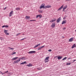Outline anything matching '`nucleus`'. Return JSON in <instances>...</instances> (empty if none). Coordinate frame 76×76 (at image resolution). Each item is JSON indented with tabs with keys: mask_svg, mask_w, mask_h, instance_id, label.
I'll return each mask as SVG.
<instances>
[{
	"mask_svg": "<svg viewBox=\"0 0 76 76\" xmlns=\"http://www.w3.org/2000/svg\"><path fill=\"white\" fill-rule=\"evenodd\" d=\"M69 42H72L73 41V38L69 39Z\"/></svg>",
	"mask_w": 76,
	"mask_h": 76,
	"instance_id": "nucleus-19",
	"label": "nucleus"
},
{
	"mask_svg": "<svg viewBox=\"0 0 76 76\" xmlns=\"http://www.w3.org/2000/svg\"><path fill=\"white\" fill-rule=\"evenodd\" d=\"M76 61V60H74L73 62H74V61Z\"/></svg>",
	"mask_w": 76,
	"mask_h": 76,
	"instance_id": "nucleus-48",
	"label": "nucleus"
},
{
	"mask_svg": "<svg viewBox=\"0 0 76 76\" xmlns=\"http://www.w3.org/2000/svg\"><path fill=\"white\" fill-rule=\"evenodd\" d=\"M0 72H1V73L2 74H3V73H2V72L0 71Z\"/></svg>",
	"mask_w": 76,
	"mask_h": 76,
	"instance_id": "nucleus-49",
	"label": "nucleus"
},
{
	"mask_svg": "<svg viewBox=\"0 0 76 76\" xmlns=\"http://www.w3.org/2000/svg\"><path fill=\"white\" fill-rule=\"evenodd\" d=\"M71 63H68L66 64V65H70Z\"/></svg>",
	"mask_w": 76,
	"mask_h": 76,
	"instance_id": "nucleus-28",
	"label": "nucleus"
},
{
	"mask_svg": "<svg viewBox=\"0 0 76 76\" xmlns=\"http://www.w3.org/2000/svg\"><path fill=\"white\" fill-rule=\"evenodd\" d=\"M55 25H56L55 24V23H52V24L51 26V27L53 28H55Z\"/></svg>",
	"mask_w": 76,
	"mask_h": 76,
	"instance_id": "nucleus-5",
	"label": "nucleus"
},
{
	"mask_svg": "<svg viewBox=\"0 0 76 76\" xmlns=\"http://www.w3.org/2000/svg\"><path fill=\"white\" fill-rule=\"evenodd\" d=\"M37 69H38V70H41V69L39 68H37Z\"/></svg>",
	"mask_w": 76,
	"mask_h": 76,
	"instance_id": "nucleus-44",
	"label": "nucleus"
},
{
	"mask_svg": "<svg viewBox=\"0 0 76 76\" xmlns=\"http://www.w3.org/2000/svg\"><path fill=\"white\" fill-rule=\"evenodd\" d=\"M44 47H45V45L42 46L40 47H41V48L42 49V48H44Z\"/></svg>",
	"mask_w": 76,
	"mask_h": 76,
	"instance_id": "nucleus-34",
	"label": "nucleus"
},
{
	"mask_svg": "<svg viewBox=\"0 0 76 76\" xmlns=\"http://www.w3.org/2000/svg\"><path fill=\"white\" fill-rule=\"evenodd\" d=\"M22 35H25V34H22Z\"/></svg>",
	"mask_w": 76,
	"mask_h": 76,
	"instance_id": "nucleus-50",
	"label": "nucleus"
},
{
	"mask_svg": "<svg viewBox=\"0 0 76 76\" xmlns=\"http://www.w3.org/2000/svg\"><path fill=\"white\" fill-rule=\"evenodd\" d=\"M7 72H8V71H7L6 72H5V73L2 74V75H3V74H4L5 73H7Z\"/></svg>",
	"mask_w": 76,
	"mask_h": 76,
	"instance_id": "nucleus-36",
	"label": "nucleus"
},
{
	"mask_svg": "<svg viewBox=\"0 0 76 76\" xmlns=\"http://www.w3.org/2000/svg\"><path fill=\"white\" fill-rule=\"evenodd\" d=\"M2 28H5V25L3 26H2Z\"/></svg>",
	"mask_w": 76,
	"mask_h": 76,
	"instance_id": "nucleus-42",
	"label": "nucleus"
},
{
	"mask_svg": "<svg viewBox=\"0 0 76 76\" xmlns=\"http://www.w3.org/2000/svg\"><path fill=\"white\" fill-rule=\"evenodd\" d=\"M5 34L6 35H9V33H6Z\"/></svg>",
	"mask_w": 76,
	"mask_h": 76,
	"instance_id": "nucleus-35",
	"label": "nucleus"
},
{
	"mask_svg": "<svg viewBox=\"0 0 76 76\" xmlns=\"http://www.w3.org/2000/svg\"><path fill=\"white\" fill-rule=\"evenodd\" d=\"M0 39H1V40H3V38H2V37H1L0 38Z\"/></svg>",
	"mask_w": 76,
	"mask_h": 76,
	"instance_id": "nucleus-39",
	"label": "nucleus"
},
{
	"mask_svg": "<svg viewBox=\"0 0 76 76\" xmlns=\"http://www.w3.org/2000/svg\"><path fill=\"white\" fill-rule=\"evenodd\" d=\"M8 48L10 49V50H14V48H10V47H8Z\"/></svg>",
	"mask_w": 76,
	"mask_h": 76,
	"instance_id": "nucleus-27",
	"label": "nucleus"
},
{
	"mask_svg": "<svg viewBox=\"0 0 76 76\" xmlns=\"http://www.w3.org/2000/svg\"><path fill=\"white\" fill-rule=\"evenodd\" d=\"M7 31H8V30H4V32L5 33V34L6 33H7Z\"/></svg>",
	"mask_w": 76,
	"mask_h": 76,
	"instance_id": "nucleus-26",
	"label": "nucleus"
},
{
	"mask_svg": "<svg viewBox=\"0 0 76 76\" xmlns=\"http://www.w3.org/2000/svg\"><path fill=\"white\" fill-rule=\"evenodd\" d=\"M64 23H66V20H63L61 23L62 25H63V24H64Z\"/></svg>",
	"mask_w": 76,
	"mask_h": 76,
	"instance_id": "nucleus-9",
	"label": "nucleus"
},
{
	"mask_svg": "<svg viewBox=\"0 0 76 76\" xmlns=\"http://www.w3.org/2000/svg\"><path fill=\"white\" fill-rule=\"evenodd\" d=\"M5 28H9L8 25H5Z\"/></svg>",
	"mask_w": 76,
	"mask_h": 76,
	"instance_id": "nucleus-31",
	"label": "nucleus"
},
{
	"mask_svg": "<svg viewBox=\"0 0 76 76\" xmlns=\"http://www.w3.org/2000/svg\"><path fill=\"white\" fill-rule=\"evenodd\" d=\"M58 0V1H59L61 0Z\"/></svg>",
	"mask_w": 76,
	"mask_h": 76,
	"instance_id": "nucleus-51",
	"label": "nucleus"
},
{
	"mask_svg": "<svg viewBox=\"0 0 76 76\" xmlns=\"http://www.w3.org/2000/svg\"><path fill=\"white\" fill-rule=\"evenodd\" d=\"M41 47H39L38 49V50H41Z\"/></svg>",
	"mask_w": 76,
	"mask_h": 76,
	"instance_id": "nucleus-29",
	"label": "nucleus"
},
{
	"mask_svg": "<svg viewBox=\"0 0 76 76\" xmlns=\"http://www.w3.org/2000/svg\"><path fill=\"white\" fill-rule=\"evenodd\" d=\"M51 49H49V50H48V51H50V52H51Z\"/></svg>",
	"mask_w": 76,
	"mask_h": 76,
	"instance_id": "nucleus-40",
	"label": "nucleus"
},
{
	"mask_svg": "<svg viewBox=\"0 0 76 76\" xmlns=\"http://www.w3.org/2000/svg\"><path fill=\"white\" fill-rule=\"evenodd\" d=\"M18 58V57H16L13 58L12 59V60L13 61H15V60H17Z\"/></svg>",
	"mask_w": 76,
	"mask_h": 76,
	"instance_id": "nucleus-8",
	"label": "nucleus"
},
{
	"mask_svg": "<svg viewBox=\"0 0 76 76\" xmlns=\"http://www.w3.org/2000/svg\"><path fill=\"white\" fill-rule=\"evenodd\" d=\"M38 12H39V13H42V10H38Z\"/></svg>",
	"mask_w": 76,
	"mask_h": 76,
	"instance_id": "nucleus-23",
	"label": "nucleus"
},
{
	"mask_svg": "<svg viewBox=\"0 0 76 76\" xmlns=\"http://www.w3.org/2000/svg\"><path fill=\"white\" fill-rule=\"evenodd\" d=\"M63 29L64 30L66 29V28H64Z\"/></svg>",
	"mask_w": 76,
	"mask_h": 76,
	"instance_id": "nucleus-45",
	"label": "nucleus"
},
{
	"mask_svg": "<svg viewBox=\"0 0 76 76\" xmlns=\"http://www.w3.org/2000/svg\"><path fill=\"white\" fill-rule=\"evenodd\" d=\"M16 52H13L12 53V55H14L15 54H16Z\"/></svg>",
	"mask_w": 76,
	"mask_h": 76,
	"instance_id": "nucleus-33",
	"label": "nucleus"
},
{
	"mask_svg": "<svg viewBox=\"0 0 76 76\" xmlns=\"http://www.w3.org/2000/svg\"><path fill=\"white\" fill-rule=\"evenodd\" d=\"M46 8H51V6L47 5V6H45Z\"/></svg>",
	"mask_w": 76,
	"mask_h": 76,
	"instance_id": "nucleus-18",
	"label": "nucleus"
},
{
	"mask_svg": "<svg viewBox=\"0 0 76 76\" xmlns=\"http://www.w3.org/2000/svg\"><path fill=\"white\" fill-rule=\"evenodd\" d=\"M28 54H34V53H36V51H29L28 52Z\"/></svg>",
	"mask_w": 76,
	"mask_h": 76,
	"instance_id": "nucleus-3",
	"label": "nucleus"
},
{
	"mask_svg": "<svg viewBox=\"0 0 76 76\" xmlns=\"http://www.w3.org/2000/svg\"><path fill=\"white\" fill-rule=\"evenodd\" d=\"M49 58H50V57L49 56H48L45 58V63H47V62H48V61H49L48 60H49Z\"/></svg>",
	"mask_w": 76,
	"mask_h": 76,
	"instance_id": "nucleus-1",
	"label": "nucleus"
},
{
	"mask_svg": "<svg viewBox=\"0 0 76 76\" xmlns=\"http://www.w3.org/2000/svg\"><path fill=\"white\" fill-rule=\"evenodd\" d=\"M66 1H70L71 0H65Z\"/></svg>",
	"mask_w": 76,
	"mask_h": 76,
	"instance_id": "nucleus-41",
	"label": "nucleus"
},
{
	"mask_svg": "<svg viewBox=\"0 0 76 76\" xmlns=\"http://www.w3.org/2000/svg\"><path fill=\"white\" fill-rule=\"evenodd\" d=\"M62 38H64V37L63 36H62Z\"/></svg>",
	"mask_w": 76,
	"mask_h": 76,
	"instance_id": "nucleus-47",
	"label": "nucleus"
},
{
	"mask_svg": "<svg viewBox=\"0 0 76 76\" xmlns=\"http://www.w3.org/2000/svg\"><path fill=\"white\" fill-rule=\"evenodd\" d=\"M62 57V56H59L58 57V60H60V59H61Z\"/></svg>",
	"mask_w": 76,
	"mask_h": 76,
	"instance_id": "nucleus-21",
	"label": "nucleus"
},
{
	"mask_svg": "<svg viewBox=\"0 0 76 76\" xmlns=\"http://www.w3.org/2000/svg\"><path fill=\"white\" fill-rule=\"evenodd\" d=\"M20 8L19 7H17L16 8V10H20Z\"/></svg>",
	"mask_w": 76,
	"mask_h": 76,
	"instance_id": "nucleus-24",
	"label": "nucleus"
},
{
	"mask_svg": "<svg viewBox=\"0 0 76 76\" xmlns=\"http://www.w3.org/2000/svg\"><path fill=\"white\" fill-rule=\"evenodd\" d=\"M40 46V44H39L38 45H36L34 47V48H37V47H38L39 46Z\"/></svg>",
	"mask_w": 76,
	"mask_h": 76,
	"instance_id": "nucleus-11",
	"label": "nucleus"
},
{
	"mask_svg": "<svg viewBox=\"0 0 76 76\" xmlns=\"http://www.w3.org/2000/svg\"><path fill=\"white\" fill-rule=\"evenodd\" d=\"M76 47V45L75 44H74L72 47V48H74Z\"/></svg>",
	"mask_w": 76,
	"mask_h": 76,
	"instance_id": "nucleus-15",
	"label": "nucleus"
},
{
	"mask_svg": "<svg viewBox=\"0 0 76 76\" xmlns=\"http://www.w3.org/2000/svg\"><path fill=\"white\" fill-rule=\"evenodd\" d=\"M13 14V11H11L9 14V17H10L12 16V15Z\"/></svg>",
	"mask_w": 76,
	"mask_h": 76,
	"instance_id": "nucleus-4",
	"label": "nucleus"
},
{
	"mask_svg": "<svg viewBox=\"0 0 76 76\" xmlns=\"http://www.w3.org/2000/svg\"><path fill=\"white\" fill-rule=\"evenodd\" d=\"M6 7H5V8L4 9V10H6Z\"/></svg>",
	"mask_w": 76,
	"mask_h": 76,
	"instance_id": "nucleus-43",
	"label": "nucleus"
},
{
	"mask_svg": "<svg viewBox=\"0 0 76 76\" xmlns=\"http://www.w3.org/2000/svg\"><path fill=\"white\" fill-rule=\"evenodd\" d=\"M21 60H26V58H25V57H22Z\"/></svg>",
	"mask_w": 76,
	"mask_h": 76,
	"instance_id": "nucleus-16",
	"label": "nucleus"
},
{
	"mask_svg": "<svg viewBox=\"0 0 76 76\" xmlns=\"http://www.w3.org/2000/svg\"><path fill=\"white\" fill-rule=\"evenodd\" d=\"M63 6H64V5H62L60 8H59L58 9V10H61V9H62L63 7Z\"/></svg>",
	"mask_w": 76,
	"mask_h": 76,
	"instance_id": "nucleus-13",
	"label": "nucleus"
},
{
	"mask_svg": "<svg viewBox=\"0 0 76 76\" xmlns=\"http://www.w3.org/2000/svg\"><path fill=\"white\" fill-rule=\"evenodd\" d=\"M26 66H28V67H31V66H32V64H29L26 65Z\"/></svg>",
	"mask_w": 76,
	"mask_h": 76,
	"instance_id": "nucleus-12",
	"label": "nucleus"
},
{
	"mask_svg": "<svg viewBox=\"0 0 76 76\" xmlns=\"http://www.w3.org/2000/svg\"><path fill=\"white\" fill-rule=\"evenodd\" d=\"M23 39H21V41H22V40H23Z\"/></svg>",
	"mask_w": 76,
	"mask_h": 76,
	"instance_id": "nucleus-46",
	"label": "nucleus"
},
{
	"mask_svg": "<svg viewBox=\"0 0 76 76\" xmlns=\"http://www.w3.org/2000/svg\"><path fill=\"white\" fill-rule=\"evenodd\" d=\"M25 18L26 19H29L30 18V16H27L25 17Z\"/></svg>",
	"mask_w": 76,
	"mask_h": 76,
	"instance_id": "nucleus-14",
	"label": "nucleus"
},
{
	"mask_svg": "<svg viewBox=\"0 0 76 76\" xmlns=\"http://www.w3.org/2000/svg\"><path fill=\"white\" fill-rule=\"evenodd\" d=\"M66 58H67V57H65L62 59V60H66Z\"/></svg>",
	"mask_w": 76,
	"mask_h": 76,
	"instance_id": "nucleus-30",
	"label": "nucleus"
},
{
	"mask_svg": "<svg viewBox=\"0 0 76 76\" xmlns=\"http://www.w3.org/2000/svg\"><path fill=\"white\" fill-rule=\"evenodd\" d=\"M39 17L40 18H41L42 17V15H38L36 16V18H38Z\"/></svg>",
	"mask_w": 76,
	"mask_h": 76,
	"instance_id": "nucleus-6",
	"label": "nucleus"
},
{
	"mask_svg": "<svg viewBox=\"0 0 76 76\" xmlns=\"http://www.w3.org/2000/svg\"><path fill=\"white\" fill-rule=\"evenodd\" d=\"M60 20H61V17H60L59 18L56 20V22L57 23H59L60 21Z\"/></svg>",
	"mask_w": 76,
	"mask_h": 76,
	"instance_id": "nucleus-7",
	"label": "nucleus"
},
{
	"mask_svg": "<svg viewBox=\"0 0 76 76\" xmlns=\"http://www.w3.org/2000/svg\"><path fill=\"white\" fill-rule=\"evenodd\" d=\"M35 20H30V22H31V21H35Z\"/></svg>",
	"mask_w": 76,
	"mask_h": 76,
	"instance_id": "nucleus-37",
	"label": "nucleus"
},
{
	"mask_svg": "<svg viewBox=\"0 0 76 76\" xmlns=\"http://www.w3.org/2000/svg\"><path fill=\"white\" fill-rule=\"evenodd\" d=\"M56 20L55 19H53V20H50V22H54L55 21H56Z\"/></svg>",
	"mask_w": 76,
	"mask_h": 76,
	"instance_id": "nucleus-10",
	"label": "nucleus"
},
{
	"mask_svg": "<svg viewBox=\"0 0 76 76\" xmlns=\"http://www.w3.org/2000/svg\"><path fill=\"white\" fill-rule=\"evenodd\" d=\"M18 63V62L17 61V60H16L14 61V62L13 63V64H15V63Z\"/></svg>",
	"mask_w": 76,
	"mask_h": 76,
	"instance_id": "nucleus-22",
	"label": "nucleus"
},
{
	"mask_svg": "<svg viewBox=\"0 0 76 76\" xmlns=\"http://www.w3.org/2000/svg\"><path fill=\"white\" fill-rule=\"evenodd\" d=\"M20 33H18V34H17V36H18V35H20Z\"/></svg>",
	"mask_w": 76,
	"mask_h": 76,
	"instance_id": "nucleus-38",
	"label": "nucleus"
},
{
	"mask_svg": "<svg viewBox=\"0 0 76 76\" xmlns=\"http://www.w3.org/2000/svg\"><path fill=\"white\" fill-rule=\"evenodd\" d=\"M66 7H67V5H66L65 6H64V7L63 8V11H64L66 9Z\"/></svg>",
	"mask_w": 76,
	"mask_h": 76,
	"instance_id": "nucleus-17",
	"label": "nucleus"
},
{
	"mask_svg": "<svg viewBox=\"0 0 76 76\" xmlns=\"http://www.w3.org/2000/svg\"><path fill=\"white\" fill-rule=\"evenodd\" d=\"M20 59H21V58H19V59H18L17 61L18 62H19V61H20Z\"/></svg>",
	"mask_w": 76,
	"mask_h": 76,
	"instance_id": "nucleus-25",
	"label": "nucleus"
},
{
	"mask_svg": "<svg viewBox=\"0 0 76 76\" xmlns=\"http://www.w3.org/2000/svg\"><path fill=\"white\" fill-rule=\"evenodd\" d=\"M26 64V61H24V62H23L22 63H20V64Z\"/></svg>",
	"mask_w": 76,
	"mask_h": 76,
	"instance_id": "nucleus-20",
	"label": "nucleus"
},
{
	"mask_svg": "<svg viewBox=\"0 0 76 76\" xmlns=\"http://www.w3.org/2000/svg\"><path fill=\"white\" fill-rule=\"evenodd\" d=\"M67 17V16H65V17L63 18V19H66V18Z\"/></svg>",
	"mask_w": 76,
	"mask_h": 76,
	"instance_id": "nucleus-32",
	"label": "nucleus"
},
{
	"mask_svg": "<svg viewBox=\"0 0 76 76\" xmlns=\"http://www.w3.org/2000/svg\"><path fill=\"white\" fill-rule=\"evenodd\" d=\"M43 8V9H45V4H41L40 6L39 7V9H42Z\"/></svg>",
	"mask_w": 76,
	"mask_h": 76,
	"instance_id": "nucleus-2",
	"label": "nucleus"
}]
</instances>
